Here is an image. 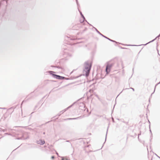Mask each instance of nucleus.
<instances>
[{
  "mask_svg": "<svg viewBox=\"0 0 160 160\" xmlns=\"http://www.w3.org/2000/svg\"><path fill=\"white\" fill-rule=\"evenodd\" d=\"M51 158L52 159H54V156H52L51 157Z\"/></svg>",
  "mask_w": 160,
  "mask_h": 160,
  "instance_id": "423d86ee",
  "label": "nucleus"
},
{
  "mask_svg": "<svg viewBox=\"0 0 160 160\" xmlns=\"http://www.w3.org/2000/svg\"><path fill=\"white\" fill-rule=\"evenodd\" d=\"M57 154L58 155V153H57Z\"/></svg>",
  "mask_w": 160,
  "mask_h": 160,
  "instance_id": "0eeeda50",
  "label": "nucleus"
},
{
  "mask_svg": "<svg viewBox=\"0 0 160 160\" xmlns=\"http://www.w3.org/2000/svg\"><path fill=\"white\" fill-rule=\"evenodd\" d=\"M113 64L112 63H108L107 65L106 71L107 72V74H108L110 72V69L113 66Z\"/></svg>",
  "mask_w": 160,
  "mask_h": 160,
  "instance_id": "f03ea898",
  "label": "nucleus"
},
{
  "mask_svg": "<svg viewBox=\"0 0 160 160\" xmlns=\"http://www.w3.org/2000/svg\"><path fill=\"white\" fill-rule=\"evenodd\" d=\"M52 71L50 72V74H52L54 78L56 79H63L65 78L64 77L52 74Z\"/></svg>",
  "mask_w": 160,
  "mask_h": 160,
  "instance_id": "7ed1b4c3",
  "label": "nucleus"
},
{
  "mask_svg": "<svg viewBox=\"0 0 160 160\" xmlns=\"http://www.w3.org/2000/svg\"><path fill=\"white\" fill-rule=\"evenodd\" d=\"M68 160V159H67V158H65V159H64V158L62 157V160Z\"/></svg>",
  "mask_w": 160,
  "mask_h": 160,
  "instance_id": "39448f33",
  "label": "nucleus"
},
{
  "mask_svg": "<svg viewBox=\"0 0 160 160\" xmlns=\"http://www.w3.org/2000/svg\"><path fill=\"white\" fill-rule=\"evenodd\" d=\"M86 75L87 76L88 75L91 67V64L90 63L86 62L85 63Z\"/></svg>",
  "mask_w": 160,
  "mask_h": 160,
  "instance_id": "f257e3e1",
  "label": "nucleus"
},
{
  "mask_svg": "<svg viewBox=\"0 0 160 160\" xmlns=\"http://www.w3.org/2000/svg\"><path fill=\"white\" fill-rule=\"evenodd\" d=\"M45 143V142L44 141L42 140H40L39 141H38V144H41V145H42L43 144Z\"/></svg>",
  "mask_w": 160,
  "mask_h": 160,
  "instance_id": "20e7f679",
  "label": "nucleus"
}]
</instances>
